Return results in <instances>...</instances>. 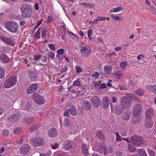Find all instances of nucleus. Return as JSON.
<instances>
[{
    "label": "nucleus",
    "mask_w": 156,
    "mask_h": 156,
    "mask_svg": "<svg viewBox=\"0 0 156 156\" xmlns=\"http://www.w3.org/2000/svg\"><path fill=\"white\" fill-rule=\"evenodd\" d=\"M70 36L71 38L74 40L75 41H78V38L72 32H69Z\"/></svg>",
    "instance_id": "obj_39"
},
{
    "label": "nucleus",
    "mask_w": 156,
    "mask_h": 156,
    "mask_svg": "<svg viewBox=\"0 0 156 156\" xmlns=\"http://www.w3.org/2000/svg\"><path fill=\"white\" fill-rule=\"evenodd\" d=\"M17 82V77L16 76H11L5 81L3 87L5 88H10L14 86L16 83Z\"/></svg>",
    "instance_id": "obj_2"
},
{
    "label": "nucleus",
    "mask_w": 156,
    "mask_h": 156,
    "mask_svg": "<svg viewBox=\"0 0 156 156\" xmlns=\"http://www.w3.org/2000/svg\"><path fill=\"white\" fill-rule=\"evenodd\" d=\"M100 83L101 82L100 81H94L92 83L94 87L96 89H97L100 86Z\"/></svg>",
    "instance_id": "obj_38"
},
{
    "label": "nucleus",
    "mask_w": 156,
    "mask_h": 156,
    "mask_svg": "<svg viewBox=\"0 0 156 156\" xmlns=\"http://www.w3.org/2000/svg\"><path fill=\"white\" fill-rule=\"evenodd\" d=\"M31 142L34 146L37 147L44 145V140L41 137H35L31 140Z\"/></svg>",
    "instance_id": "obj_5"
},
{
    "label": "nucleus",
    "mask_w": 156,
    "mask_h": 156,
    "mask_svg": "<svg viewBox=\"0 0 156 156\" xmlns=\"http://www.w3.org/2000/svg\"><path fill=\"white\" fill-rule=\"evenodd\" d=\"M127 66V63L125 61H123L120 64V67L122 70H125Z\"/></svg>",
    "instance_id": "obj_32"
},
{
    "label": "nucleus",
    "mask_w": 156,
    "mask_h": 156,
    "mask_svg": "<svg viewBox=\"0 0 156 156\" xmlns=\"http://www.w3.org/2000/svg\"><path fill=\"white\" fill-rule=\"evenodd\" d=\"M69 113L72 115L75 116L77 114V111L76 107L72 105H69L67 107Z\"/></svg>",
    "instance_id": "obj_14"
},
{
    "label": "nucleus",
    "mask_w": 156,
    "mask_h": 156,
    "mask_svg": "<svg viewBox=\"0 0 156 156\" xmlns=\"http://www.w3.org/2000/svg\"><path fill=\"white\" fill-rule=\"evenodd\" d=\"M130 97L133 98V99H134L135 100L138 101H139L138 98L136 96H135L133 94H131L130 95Z\"/></svg>",
    "instance_id": "obj_53"
},
{
    "label": "nucleus",
    "mask_w": 156,
    "mask_h": 156,
    "mask_svg": "<svg viewBox=\"0 0 156 156\" xmlns=\"http://www.w3.org/2000/svg\"><path fill=\"white\" fill-rule=\"evenodd\" d=\"M135 93L136 95L141 96L143 95L144 93V90H142L141 89H139L136 90Z\"/></svg>",
    "instance_id": "obj_33"
},
{
    "label": "nucleus",
    "mask_w": 156,
    "mask_h": 156,
    "mask_svg": "<svg viewBox=\"0 0 156 156\" xmlns=\"http://www.w3.org/2000/svg\"><path fill=\"white\" fill-rule=\"evenodd\" d=\"M153 114V110L152 108H150L146 111L145 113L146 118L151 119V117Z\"/></svg>",
    "instance_id": "obj_21"
},
{
    "label": "nucleus",
    "mask_w": 156,
    "mask_h": 156,
    "mask_svg": "<svg viewBox=\"0 0 156 156\" xmlns=\"http://www.w3.org/2000/svg\"><path fill=\"white\" fill-rule=\"evenodd\" d=\"M5 71L4 69L2 68H0V78H3L5 75Z\"/></svg>",
    "instance_id": "obj_45"
},
{
    "label": "nucleus",
    "mask_w": 156,
    "mask_h": 156,
    "mask_svg": "<svg viewBox=\"0 0 156 156\" xmlns=\"http://www.w3.org/2000/svg\"><path fill=\"white\" fill-rule=\"evenodd\" d=\"M131 112L129 111H127L125 112L122 116V118L124 120H128L130 119Z\"/></svg>",
    "instance_id": "obj_26"
},
{
    "label": "nucleus",
    "mask_w": 156,
    "mask_h": 156,
    "mask_svg": "<svg viewBox=\"0 0 156 156\" xmlns=\"http://www.w3.org/2000/svg\"><path fill=\"white\" fill-rule=\"evenodd\" d=\"M23 122L26 124H28L30 122H31V120L27 118L23 119Z\"/></svg>",
    "instance_id": "obj_54"
},
{
    "label": "nucleus",
    "mask_w": 156,
    "mask_h": 156,
    "mask_svg": "<svg viewBox=\"0 0 156 156\" xmlns=\"http://www.w3.org/2000/svg\"><path fill=\"white\" fill-rule=\"evenodd\" d=\"M28 74L29 77L31 79H33L35 76L34 72L33 71H29Z\"/></svg>",
    "instance_id": "obj_40"
},
{
    "label": "nucleus",
    "mask_w": 156,
    "mask_h": 156,
    "mask_svg": "<svg viewBox=\"0 0 156 156\" xmlns=\"http://www.w3.org/2000/svg\"><path fill=\"white\" fill-rule=\"evenodd\" d=\"M115 135L116 136L117 141H119L121 140V137L118 133H116Z\"/></svg>",
    "instance_id": "obj_61"
},
{
    "label": "nucleus",
    "mask_w": 156,
    "mask_h": 156,
    "mask_svg": "<svg viewBox=\"0 0 156 156\" xmlns=\"http://www.w3.org/2000/svg\"><path fill=\"white\" fill-rule=\"evenodd\" d=\"M149 9L152 14L156 15V9L154 7L152 6L150 7Z\"/></svg>",
    "instance_id": "obj_43"
},
{
    "label": "nucleus",
    "mask_w": 156,
    "mask_h": 156,
    "mask_svg": "<svg viewBox=\"0 0 156 156\" xmlns=\"http://www.w3.org/2000/svg\"><path fill=\"white\" fill-rule=\"evenodd\" d=\"M60 32L62 36H64L65 34V29L63 26H62L60 27Z\"/></svg>",
    "instance_id": "obj_47"
},
{
    "label": "nucleus",
    "mask_w": 156,
    "mask_h": 156,
    "mask_svg": "<svg viewBox=\"0 0 156 156\" xmlns=\"http://www.w3.org/2000/svg\"><path fill=\"white\" fill-rule=\"evenodd\" d=\"M62 119L61 118L59 119V120L60 123V127L62 128H63V127H66L70 125V122L69 120L67 119H65L63 122H61Z\"/></svg>",
    "instance_id": "obj_17"
},
{
    "label": "nucleus",
    "mask_w": 156,
    "mask_h": 156,
    "mask_svg": "<svg viewBox=\"0 0 156 156\" xmlns=\"http://www.w3.org/2000/svg\"><path fill=\"white\" fill-rule=\"evenodd\" d=\"M51 145L52 146V148L53 149H55L57 147L58 144L57 143H55L54 144H51Z\"/></svg>",
    "instance_id": "obj_63"
},
{
    "label": "nucleus",
    "mask_w": 156,
    "mask_h": 156,
    "mask_svg": "<svg viewBox=\"0 0 156 156\" xmlns=\"http://www.w3.org/2000/svg\"><path fill=\"white\" fill-rule=\"evenodd\" d=\"M6 51V48L3 47V46H1L0 47V51L2 52H5Z\"/></svg>",
    "instance_id": "obj_62"
},
{
    "label": "nucleus",
    "mask_w": 156,
    "mask_h": 156,
    "mask_svg": "<svg viewBox=\"0 0 156 156\" xmlns=\"http://www.w3.org/2000/svg\"><path fill=\"white\" fill-rule=\"evenodd\" d=\"M34 37L36 38H40V28L37 30L36 32L34 34Z\"/></svg>",
    "instance_id": "obj_42"
},
{
    "label": "nucleus",
    "mask_w": 156,
    "mask_h": 156,
    "mask_svg": "<svg viewBox=\"0 0 156 156\" xmlns=\"http://www.w3.org/2000/svg\"><path fill=\"white\" fill-rule=\"evenodd\" d=\"M147 152L150 156H154L155 155L154 151L151 149H147Z\"/></svg>",
    "instance_id": "obj_44"
},
{
    "label": "nucleus",
    "mask_w": 156,
    "mask_h": 156,
    "mask_svg": "<svg viewBox=\"0 0 156 156\" xmlns=\"http://www.w3.org/2000/svg\"><path fill=\"white\" fill-rule=\"evenodd\" d=\"M74 145V144L73 141H68L66 142L64 146V148L66 150H70Z\"/></svg>",
    "instance_id": "obj_16"
},
{
    "label": "nucleus",
    "mask_w": 156,
    "mask_h": 156,
    "mask_svg": "<svg viewBox=\"0 0 156 156\" xmlns=\"http://www.w3.org/2000/svg\"><path fill=\"white\" fill-rule=\"evenodd\" d=\"M97 18L98 19V20L99 21H100L101 20H104L105 21V20L106 19H109V18H106L105 17H102V16H98L97 17Z\"/></svg>",
    "instance_id": "obj_50"
},
{
    "label": "nucleus",
    "mask_w": 156,
    "mask_h": 156,
    "mask_svg": "<svg viewBox=\"0 0 156 156\" xmlns=\"http://www.w3.org/2000/svg\"><path fill=\"white\" fill-rule=\"evenodd\" d=\"M21 131V129L19 128H15L13 130L14 133L17 134Z\"/></svg>",
    "instance_id": "obj_49"
},
{
    "label": "nucleus",
    "mask_w": 156,
    "mask_h": 156,
    "mask_svg": "<svg viewBox=\"0 0 156 156\" xmlns=\"http://www.w3.org/2000/svg\"><path fill=\"white\" fill-rule=\"evenodd\" d=\"M83 106L86 109L89 110L91 108V105L90 102L89 101H84Z\"/></svg>",
    "instance_id": "obj_23"
},
{
    "label": "nucleus",
    "mask_w": 156,
    "mask_h": 156,
    "mask_svg": "<svg viewBox=\"0 0 156 156\" xmlns=\"http://www.w3.org/2000/svg\"><path fill=\"white\" fill-rule=\"evenodd\" d=\"M131 142L136 146H138L143 143V140L141 137L135 136L130 138Z\"/></svg>",
    "instance_id": "obj_6"
},
{
    "label": "nucleus",
    "mask_w": 156,
    "mask_h": 156,
    "mask_svg": "<svg viewBox=\"0 0 156 156\" xmlns=\"http://www.w3.org/2000/svg\"><path fill=\"white\" fill-rule=\"evenodd\" d=\"M128 149L130 152H133L135 151L136 148L133 145L129 144L128 145Z\"/></svg>",
    "instance_id": "obj_36"
},
{
    "label": "nucleus",
    "mask_w": 156,
    "mask_h": 156,
    "mask_svg": "<svg viewBox=\"0 0 156 156\" xmlns=\"http://www.w3.org/2000/svg\"><path fill=\"white\" fill-rule=\"evenodd\" d=\"M9 133V131L7 130H5L3 131L2 134L5 136H7Z\"/></svg>",
    "instance_id": "obj_60"
},
{
    "label": "nucleus",
    "mask_w": 156,
    "mask_h": 156,
    "mask_svg": "<svg viewBox=\"0 0 156 156\" xmlns=\"http://www.w3.org/2000/svg\"><path fill=\"white\" fill-rule=\"evenodd\" d=\"M64 52V49L62 48L59 49L57 51L56 57L59 58L60 56L62 55L63 53Z\"/></svg>",
    "instance_id": "obj_34"
},
{
    "label": "nucleus",
    "mask_w": 156,
    "mask_h": 156,
    "mask_svg": "<svg viewBox=\"0 0 156 156\" xmlns=\"http://www.w3.org/2000/svg\"><path fill=\"white\" fill-rule=\"evenodd\" d=\"M137 152L140 156H147L145 151L143 148L138 149Z\"/></svg>",
    "instance_id": "obj_27"
},
{
    "label": "nucleus",
    "mask_w": 156,
    "mask_h": 156,
    "mask_svg": "<svg viewBox=\"0 0 156 156\" xmlns=\"http://www.w3.org/2000/svg\"><path fill=\"white\" fill-rule=\"evenodd\" d=\"M41 57V56L40 55H37L34 56V58L35 61H37Z\"/></svg>",
    "instance_id": "obj_58"
},
{
    "label": "nucleus",
    "mask_w": 156,
    "mask_h": 156,
    "mask_svg": "<svg viewBox=\"0 0 156 156\" xmlns=\"http://www.w3.org/2000/svg\"><path fill=\"white\" fill-rule=\"evenodd\" d=\"M53 20V17L51 15H49L47 17V20H46V22L48 23H49L51 22Z\"/></svg>",
    "instance_id": "obj_48"
},
{
    "label": "nucleus",
    "mask_w": 156,
    "mask_h": 156,
    "mask_svg": "<svg viewBox=\"0 0 156 156\" xmlns=\"http://www.w3.org/2000/svg\"><path fill=\"white\" fill-rule=\"evenodd\" d=\"M104 71L106 73H110L112 71V67L110 66H105L104 67Z\"/></svg>",
    "instance_id": "obj_28"
},
{
    "label": "nucleus",
    "mask_w": 156,
    "mask_h": 156,
    "mask_svg": "<svg viewBox=\"0 0 156 156\" xmlns=\"http://www.w3.org/2000/svg\"><path fill=\"white\" fill-rule=\"evenodd\" d=\"M57 133V132L56 129L53 128L48 130V135L50 137H54L56 136Z\"/></svg>",
    "instance_id": "obj_19"
},
{
    "label": "nucleus",
    "mask_w": 156,
    "mask_h": 156,
    "mask_svg": "<svg viewBox=\"0 0 156 156\" xmlns=\"http://www.w3.org/2000/svg\"><path fill=\"white\" fill-rule=\"evenodd\" d=\"M73 85L75 86H80V83L79 80L78 79H77L73 83Z\"/></svg>",
    "instance_id": "obj_52"
},
{
    "label": "nucleus",
    "mask_w": 156,
    "mask_h": 156,
    "mask_svg": "<svg viewBox=\"0 0 156 156\" xmlns=\"http://www.w3.org/2000/svg\"><path fill=\"white\" fill-rule=\"evenodd\" d=\"M103 107L104 108H107L109 105V99L107 97H103L102 101Z\"/></svg>",
    "instance_id": "obj_18"
},
{
    "label": "nucleus",
    "mask_w": 156,
    "mask_h": 156,
    "mask_svg": "<svg viewBox=\"0 0 156 156\" xmlns=\"http://www.w3.org/2000/svg\"><path fill=\"white\" fill-rule=\"evenodd\" d=\"M142 111V108L140 104H136L133 109V114L135 117L139 116Z\"/></svg>",
    "instance_id": "obj_9"
},
{
    "label": "nucleus",
    "mask_w": 156,
    "mask_h": 156,
    "mask_svg": "<svg viewBox=\"0 0 156 156\" xmlns=\"http://www.w3.org/2000/svg\"><path fill=\"white\" fill-rule=\"evenodd\" d=\"M120 105L123 108L128 109L131 106L132 102L129 98L123 97L121 99Z\"/></svg>",
    "instance_id": "obj_4"
},
{
    "label": "nucleus",
    "mask_w": 156,
    "mask_h": 156,
    "mask_svg": "<svg viewBox=\"0 0 156 156\" xmlns=\"http://www.w3.org/2000/svg\"><path fill=\"white\" fill-rule=\"evenodd\" d=\"M97 136L101 140H104V136L102 134V132L101 131H98L96 134Z\"/></svg>",
    "instance_id": "obj_35"
},
{
    "label": "nucleus",
    "mask_w": 156,
    "mask_h": 156,
    "mask_svg": "<svg viewBox=\"0 0 156 156\" xmlns=\"http://www.w3.org/2000/svg\"><path fill=\"white\" fill-rule=\"evenodd\" d=\"M93 105L95 108H98L101 104L99 98L96 96L93 97L91 100Z\"/></svg>",
    "instance_id": "obj_12"
},
{
    "label": "nucleus",
    "mask_w": 156,
    "mask_h": 156,
    "mask_svg": "<svg viewBox=\"0 0 156 156\" xmlns=\"http://www.w3.org/2000/svg\"><path fill=\"white\" fill-rule=\"evenodd\" d=\"M5 27L9 31L12 33L16 32L18 30V25L13 22L9 21L7 22L5 24Z\"/></svg>",
    "instance_id": "obj_3"
},
{
    "label": "nucleus",
    "mask_w": 156,
    "mask_h": 156,
    "mask_svg": "<svg viewBox=\"0 0 156 156\" xmlns=\"http://www.w3.org/2000/svg\"><path fill=\"white\" fill-rule=\"evenodd\" d=\"M20 116H19L18 114H16L13 115L9 119L10 122H14L17 119L20 118Z\"/></svg>",
    "instance_id": "obj_25"
},
{
    "label": "nucleus",
    "mask_w": 156,
    "mask_h": 156,
    "mask_svg": "<svg viewBox=\"0 0 156 156\" xmlns=\"http://www.w3.org/2000/svg\"><path fill=\"white\" fill-rule=\"evenodd\" d=\"M49 48H51V49L54 50H55V48L54 45L52 44H49Z\"/></svg>",
    "instance_id": "obj_64"
},
{
    "label": "nucleus",
    "mask_w": 156,
    "mask_h": 156,
    "mask_svg": "<svg viewBox=\"0 0 156 156\" xmlns=\"http://www.w3.org/2000/svg\"><path fill=\"white\" fill-rule=\"evenodd\" d=\"M75 68L76 71L79 73L81 72L82 71V69L81 67L78 66H76Z\"/></svg>",
    "instance_id": "obj_51"
},
{
    "label": "nucleus",
    "mask_w": 156,
    "mask_h": 156,
    "mask_svg": "<svg viewBox=\"0 0 156 156\" xmlns=\"http://www.w3.org/2000/svg\"><path fill=\"white\" fill-rule=\"evenodd\" d=\"M32 96L34 101L39 105L44 104L45 102V99L37 94H34L32 95Z\"/></svg>",
    "instance_id": "obj_8"
},
{
    "label": "nucleus",
    "mask_w": 156,
    "mask_h": 156,
    "mask_svg": "<svg viewBox=\"0 0 156 156\" xmlns=\"http://www.w3.org/2000/svg\"><path fill=\"white\" fill-rule=\"evenodd\" d=\"M107 149L105 148L104 146H100L98 148V151L100 153H103L104 152V155H106L107 154L108 152V153H111L112 152L113 149L112 148H111L110 149H109L108 151H107Z\"/></svg>",
    "instance_id": "obj_15"
},
{
    "label": "nucleus",
    "mask_w": 156,
    "mask_h": 156,
    "mask_svg": "<svg viewBox=\"0 0 156 156\" xmlns=\"http://www.w3.org/2000/svg\"><path fill=\"white\" fill-rule=\"evenodd\" d=\"M111 16L113 19L117 21H122V18L120 16L114 14L111 15Z\"/></svg>",
    "instance_id": "obj_37"
},
{
    "label": "nucleus",
    "mask_w": 156,
    "mask_h": 156,
    "mask_svg": "<svg viewBox=\"0 0 156 156\" xmlns=\"http://www.w3.org/2000/svg\"><path fill=\"white\" fill-rule=\"evenodd\" d=\"M99 73L97 72H95L93 75L92 76L96 78H98Z\"/></svg>",
    "instance_id": "obj_59"
},
{
    "label": "nucleus",
    "mask_w": 156,
    "mask_h": 156,
    "mask_svg": "<svg viewBox=\"0 0 156 156\" xmlns=\"http://www.w3.org/2000/svg\"><path fill=\"white\" fill-rule=\"evenodd\" d=\"M123 9L122 7H118L115 8H112L109 11L110 13L112 12H117L121 11Z\"/></svg>",
    "instance_id": "obj_24"
},
{
    "label": "nucleus",
    "mask_w": 156,
    "mask_h": 156,
    "mask_svg": "<svg viewBox=\"0 0 156 156\" xmlns=\"http://www.w3.org/2000/svg\"><path fill=\"white\" fill-rule=\"evenodd\" d=\"M21 12L24 17L30 18L32 16V12L30 5L27 4L23 5L20 8Z\"/></svg>",
    "instance_id": "obj_1"
},
{
    "label": "nucleus",
    "mask_w": 156,
    "mask_h": 156,
    "mask_svg": "<svg viewBox=\"0 0 156 156\" xmlns=\"http://www.w3.org/2000/svg\"><path fill=\"white\" fill-rule=\"evenodd\" d=\"M0 39L4 42L6 44L14 46L15 44V43L11 38H9L5 36H1L0 37Z\"/></svg>",
    "instance_id": "obj_10"
},
{
    "label": "nucleus",
    "mask_w": 156,
    "mask_h": 156,
    "mask_svg": "<svg viewBox=\"0 0 156 156\" xmlns=\"http://www.w3.org/2000/svg\"><path fill=\"white\" fill-rule=\"evenodd\" d=\"M0 58L1 60L3 62L8 63L10 61L8 57L6 55L3 54L1 55Z\"/></svg>",
    "instance_id": "obj_22"
},
{
    "label": "nucleus",
    "mask_w": 156,
    "mask_h": 156,
    "mask_svg": "<svg viewBox=\"0 0 156 156\" xmlns=\"http://www.w3.org/2000/svg\"><path fill=\"white\" fill-rule=\"evenodd\" d=\"M145 126L147 128H151L153 126V122L151 119L146 118Z\"/></svg>",
    "instance_id": "obj_20"
},
{
    "label": "nucleus",
    "mask_w": 156,
    "mask_h": 156,
    "mask_svg": "<svg viewBox=\"0 0 156 156\" xmlns=\"http://www.w3.org/2000/svg\"><path fill=\"white\" fill-rule=\"evenodd\" d=\"M55 55L53 53H50L48 56V57L51 58V60H53L54 58Z\"/></svg>",
    "instance_id": "obj_55"
},
{
    "label": "nucleus",
    "mask_w": 156,
    "mask_h": 156,
    "mask_svg": "<svg viewBox=\"0 0 156 156\" xmlns=\"http://www.w3.org/2000/svg\"><path fill=\"white\" fill-rule=\"evenodd\" d=\"M148 88L153 92L156 93V87L154 86H149Z\"/></svg>",
    "instance_id": "obj_46"
},
{
    "label": "nucleus",
    "mask_w": 156,
    "mask_h": 156,
    "mask_svg": "<svg viewBox=\"0 0 156 156\" xmlns=\"http://www.w3.org/2000/svg\"><path fill=\"white\" fill-rule=\"evenodd\" d=\"M37 83L32 84L29 86L27 90V93L31 94L35 92L37 89Z\"/></svg>",
    "instance_id": "obj_11"
},
{
    "label": "nucleus",
    "mask_w": 156,
    "mask_h": 156,
    "mask_svg": "<svg viewBox=\"0 0 156 156\" xmlns=\"http://www.w3.org/2000/svg\"><path fill=\"white\" fill-rule=\"evenodd\" d=\"M82 150L84 154L87 155L88 154V148L85 144H83L81 147Z\"/></svg>",
    "instance_id": "obj_31"
},
{
    "label": "nucleus",
    "mask_w": 156,
    "mask_h": 156,
    "mask_svg": "<svg viewBox=\"0 0 156 156\" xmlns=\"http://www.w3.org/2000/svg\"><path fill=\"white\" fill-rule=\"evenodd\" d=\"M51 154V151H49L48 153L41 154H40V156H50Z\"/></svg>",
    "instance_id": "obj_57"
},
{
    "label": "nucleus",
    "mask_w": 156,
    "mask_h": 156,
    "mask_svg": "<svg viewBox=\"0 0 156 156\" xmlns=\"http://www.w3.org/2000/svg\"><path fill=\"white\" fill-rule=\"evenodd\" d=\"M80 6H81V7L83 9H84L86 8L87 7H92V5L91 4L88 3H80L79 4Z\"/></svg>",
    "instance_id": "obj_29"
},
{
    "label": "nucleus",
    "mask_w": 156,
    "mask_h": 156,
    "mask_svg": "<svg viewBox=\"0 0 156 156\" xmlns=\"http://www.w3.org/2000/svg\"><path fill=\"white\" fill-rule=\"evenodd\" d=\"M123 111V110L121 108L118 107L116 108L115 112L116 114H119L122 113Z\"/></svg>",
    "instance_id": "obj_41"
},
{
    "label": "nucleus",
    "mask_w": 156,
    "mask_h": 156,
    "mask_svg": "<svg viewBox=\"0 0 156 156\" xmlns=\"http://www.w3.org/2000/svg\"><path fill=\"white\" fill-rule=\"evenodd\" d=\"M30 147L28 144H24L20 148V151L21 154H24L27 153L29 151Z\"/></svg>",
    "instance_id": "obj_13"
},
{
    "label": "nucleus",
    "mask_w": 156,
    "mask_h": 156,
    "mask_svg": "<svg viewBox=\"0 0 156 156\" xmlns=\"http://www.w3.org/2000/svg\"><path fill=\"white\" fill-rule=\"evenodd\" d=\"M98 20L97 17H96L95 19L93 20L92 23V24L93 25H95L97 24L98 23Z\"/></svg>",
    "instance_id": "obj_56"
},
{
    "label": "nucleus",
    "mask_w": 156,
    "mask_h": 156,
    "mask_svg": "<svg viewBox=\"0 0 156 156\" xmlns=\"http://www.w3.org/2000/svg\"><path fill=\"white\" fill-rule=\"evenodd\" d=\"M91 49L88 46H82L80 50L82 55L84 56L87 57L91 53Z\"/></svg>",
    "instance_id": "obj_7"
},
{
    "label": "nucleus",
    "mask_w": 156,
    "mask_h": 156,
    "mask_svg": "<svg viewBox=\"0 0 156 156\" xmlns=\"http://www.w3.org/2000/svg\"><path fill=\"white\" fill-rule=\"evenodd\" d=\"M115 77L117 79H119L123 74L122 72L120 70L115 72L114 73Z\"/></svg>",
    "instance_id": "obj_30"
}]
</instances>
